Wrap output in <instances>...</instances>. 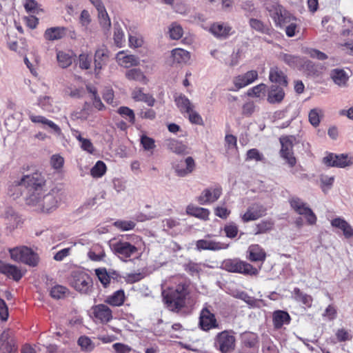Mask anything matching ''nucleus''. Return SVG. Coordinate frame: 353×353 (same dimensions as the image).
Here are the masks:
<instances>
[{
    "mask_svg": "<svg viewBox=\"0 0 353 353\" xmlns=\"http://www.w3.org/2000/svg\"><path fill=\"white\" fill-rule=\"evenodd\" d=\"M265 8L270 12L276 26L282 27L288 24L285 28V34L289 37L295 35L297 24L294 22L296 18L292 16L277 2L265 3Z\"/></svg>",
    "mask_w": 353,
    "mask_h": 353,
    "instance_id": "obj_2",
    "label": "nucleus"
},
{
    "mask_svg": "<svg viewBox=\"0 0 353 353\" xmlns=\"http://www.w3.org/2000/svg\"><path fill=\"white\" fill-rule=\"evenodd\" d=\"M210 31L216 38L225 39L232 34V28L224 23H214L211 26Z\"/></svg>",
    "mask_w": 353,
    "mask_h": 353,
    "instance_id": "obj_23",
    "label": "nucleus"
},
{
    "mask_svg": "<svg viewBox=\"0 0 353 353\" xmlns=\"http://www.w3.org/2000/svg\"><path fill=\"white\" fill-rule=\"evenodd\" d=\"M44 185V177L41 174L35 172L14 181L10 186L9 192L11 195L18 197L22 194V190H25L27 205L40 212L50 213L57 208L63 192L57 188L46 192Z\"/></svg>",
    "mask_w": 353,
    "mask_h": 353,
    "instance_id": "obj_1",
    "label": "nucleus"
},
{
    "mask_svg": "<svg viewBox=\"0 0 353 353\" xmlns=\"http://www.w3.org/2000/svg\"><path fill=\"white\" fill-rule=\"evenodd\" d=\"M222 194V188L220 186L210 188L204 190L199 197L201 204L212 203L217 201Z\"/></svg>",
    "mask_w": 353,
    "mask_h": 353,
    "instance_id": "obj_18",
    "label": "nucleus"
},
{
    "mask_svg": "<svg viewBox=\"0 0 353 353\" xmlns=\"http://www.w3.org/2000/svg\"><path fill=\"white\" fill-rule=\"evenodd\" d=\"M106 172V165L101 161H98L90 170V174L94 178L101 177Z\"/></svg>",
    "mask_w": 353,
    "mask_h": 353,
    "instance_id": "obj_52",
    "label": "nucleus"
},
{
    "mask_svg": "<svg viewBox=\"0 0 353 353\" xmlns=\"http://www.w3.org/2000/svg\"><path fill=\"white\" fill-rule=\"evenodd\" d=\"M11 259L16 262H21L32 267L38 265L39 257L31 248L19 246L9 249Z\"/></svg>",
    "mask_w": 353,
    "mask_h": 353,
    "instance_id": "obj_4",
    "label": "nucleus"
},
{
    "mask_svg": "<svg viewBox=\"0 0 353 353\" xmlns=\"http://www.w3.org/2000/svg\"><path fill=\"white\" fill-rule=\"evenodd\" d=\"M113 39L117 47L122 48L124 46L125 41L124 32L118 23L114 24Z\"/></svg>",
    "mask_w": 353,
    "mask_h": 353,
    "instance_id": "obj_43",
    "label": "nucleus"
},
{
    "mask_svg": "<svg viewBox=\"0 0 353 353\" xmlns=\"http://www.w3.org/2000/svg\"><path fill=\"white\" fill-rule=\"evenodd\" d=\"M249 24L253 30L262 34L271 35L273 32V29L272 28L256 19H250Z\"/></svg>",
    "mask_w": 353,
    "mask_h": 353,
    "instance_id": "obj_37",
    "label": "nucleus"
},
{
    "mask_svg": "<svg viewBox=\"0 0 353 353\" xmlns=\"http://www.w3.org/2000/svg\"><path fill=\"white\" fill-rule=\"evenodd\" d=\"M272 318L274 326L276 329L281 328L285 324H289L291 319L289 314L283 310L274 312Z\"/></svg>",
    "mask_w": 353,
    "mask_h": 353,
    "instance_id": "obj_34",
    "label": "nucleus"
},
{
    "mask_svg": "<svg viewBox=\"0 0 353 353\" xmlns=\"http://www.w3.org/2000/svg\"><path fill=\"white\" fill-rule=\"evenodd\" d=\"M6 224L13 230L18 226L21 222L19 215L12 209H8L6 212Z\"/></svg>",
    "mask_w": 353,
    "mask_h": 353,
    "instance_id": "obj_44",
    "label": "nucleus"
},
{
    "mask_svg": "<svg viewBox=\"0 0 353 353\" xmlns=\"http://www.w3.org/2000/svg\"><path fill=\"white\" fill-rule=\"evenodd\" d=\"M196 246L199 250L218 251L227 249L229 247V244L212 239L208 236L204 239L198 240L196 243Z\"/></svg>",
    "mask_w": 353,
    "mask_h": 353,
    "instance_id": "obj_16",
    "label": "nucleus"
},
{
    "mask_svg": "<svg viewBox=\"0 0 353 353\" xmlns=\"http://www.w3.org/2000/svg\"><path fill=\"white\" fill-rule=\"evenodd\" d=\"M269 79L271 82L278 84V86L286 87L288 85L287 76L277 66H273L270 68Z\"/></svg>",
    "mask_w": 353,
    "mask_h": 353,
    "instance_id": "obj_24",
    "label": "nucleus"
},
{
    "mask_svg": "<svg viewBox=\"0 0 353 353\" xmlns=\"http://www.w3.org/2000/svg\"><path fill=\"white\" fill-rule=\"evenodd\" d=\"M115 59L121 67L129 68L140 64V59L134 54L128 53L127 50H121L116 54Z\"/></svg>",
    "mask_w": 353,
    "mask_h": 353,
    "instance_id": "obj_13",
    "label": "nucleus"
},
{
    "mask_svg": "<svg viewBox=\"0 0 353 353\" xmlns=\"http://www.w3.org/2000/svg\"><path fill=\"white\" fill-rule=\"evenodd\" d=\"M292 296L293 299L298 301L302 303L306 307H311L313 299L310 295L303 293L299 288H295L292 292Z\"/></svg>",
    "mask_w": 353,
    "mask_h": 353,
    "instance_id": "obj_40",
    "label": "nucleus"
},
{
    "mask_svg": "<svg viewBox=\"0 0 353 353\" xmlns=\"http://www.w3.org/2000/svg\"><path fill=\"white\" fill-rule=\"evenodd\" d=\"M266 208L259 203L251 204L243 214H240L242 222L256 221L266 214Z\"/></svg>",
    "mask_w": 353,
    "mask_h": 353,
    "instance_id": "obj_11",
    "label": "nucleus"
},
{
    "mask_svg": "<svg viewBox=\"0 0 353 353\" xmlns=\"http://www.w3.org/2000/svg\"><path fill=\"white\" fill-rule=\"evenodd\" d=\"M274 222L271 219L263 220L255 225L254 234L258 235L269 232L272 230Z\"/></svg>",
    "mask_w": 353,
    "mask_h": 353,
    "instance_id": "obj_45",
    "label": "nucleus"
},
{
    "mask_svg": "<svg viewBox=\"0 0 353 353\" xmlns=\"http://www.w3.org/2000/svg\"><path fill=\"white\" fill-rule=\"evenodd\" d=\"M186 212L190 215L203 220H208L210 215L209 210L194 205H188L186 208Z\"/></svg>",
    "mask_w": 353,
    "mask_h": 353,
    "instance_id": "obj_38",
    "label": "nucleus"
},
{
    "mask_svg": "<svg viewBox=\"0 0 353 353\" xmlns=\"http://www.w3.org/2000/svg\"><path fill=\"white\" fill-rule=\"evenodd\" d=\"M132 97L137 101H143L148 106H153L155 102V99L152 95L145 94L143 92V89L141 88H135L132 92Z\"/></svg>",
    "mask_w": 353,
    "mask_h": 353,
    "instance_id": "obj_33",
    "label": "nucleus"
},
{
    "mask_svg": "<svg viewBox=\"0 0 353 353\" xmlns=\"http://www.w3.org/2000/svg\"><path fill=\"white\" fill-rule=\"evenodd\" d=\"M70 285L81 294H88L92 288V280L88 274L83 271H74L71 274Z\"/></svg>",
    "mask_w": 353,
    "mask_h": 353,
    "instance_id": "obj_5",
    "label": "nucleus"
},
{
    "mask_svg": "<svg viewBox=\"0 0 353 353\" xmlns=\"http://www.w3.org/2000/svg\"><path fill=\"white\" fill-rule=\"evenodd\" d=\"M322 316L326 318L328 321H333L336 318L337 316L336 309L332 305H329L325 308Z\"/></svg>",
    "mask_w": 353,
    "mask_h": 353,
    "instance_id": "obj_63",
    "label": "nucleus"
},
{
    "mask_svg": "<svg viewBox=\"0 0 353 353\" xmlns=\"http://www.w3.org/2000/svg\"><path fill=\"white\" fill-rule=\"evenodd\" d=\"M68 291L65 287L57 285L51 288L50 293L52 298L59 299L64 298Z\"/></svg>",
    "mask_w": 353,
    "mask_h": 353,
    "instance_id": "obj_54",
    "label": "nucleus"
},
{
    "mask_svg": "<svg viewBox=\"0 0 353 353\" xmlns=\"http://www.w3.org/2000/svg\"><path fill=\"white\" fill-rule=\"evenodd\" d=\"M140 143L143 146L144 150L149 152L151 154L156 148L155 141L154 139L148 137L145 134H142L140 137Z\"/></svg>",
    "mask_w": 353,
    "mask_h": 353,
    "instance_id": "obj_48",
    "label": "nucleus"
},
{
    "mask_svg": "<svg viewBox=\"0 0 353 353\" xmlns=\"http://www.w3.org/2000/svg\"><path fill=\"white\" fill-rule=\"evenodd\" d=\"M57 58L59 65L63 68H68L72 63V57L68 54L62 51L57 52Z\"/></svg>",
    "mask_w": 353,
    "mask_h": 353,
    "instance_id": "obj_53",
    "label": "nucleus"
},
{
    "mask_svg": "<svg viewBox=\"0 0 353 353\" xmlns=\"http://www.w3.org/2000/svg\"><path fill=\"white\" fill-rule=\"evenodd\" d=\"M162 296L167 307L172 311L178 312L186 304L188 296V285L181 283L178 285L174 290H163Z\"/></svg>",
    "mask_w": 353,
    "mask_h": 353,
    "instance_id": "obj_3",
    "label": "nucleus"
},
{
    "mask_svg": "<svg viewBox=\"0 0 353 353\" xmlns=\"http://www.w3.org/2000/svg\"><path fill=\"white\" fill-rule=\"evenodd\" d=\"M95 274L101 283L104 287L108 286L111 279H115L118 276V274L115 271L108 272L105 268L96 269Z\"/></svg>",
    "mask_w": 353,
    "mask_h": 353,
    "instance_id": "obj_32",
    "label": "nucleus"
},
{
    "mask_svg": "<svg viewBox=\"0 0 353 353\" xmlns=\"http://www.w3.org/2000/svg\"><path fill=\"white\" fill-rule=\"evenodd\" d=\"M110 248L115 254L123 260L132 256L138 251L136 245L124 241H118L112 243Z\"/></svg>",
    "mask_w": 353,
    "mask_h": 353,
    "instance_id": "obj_10",
    "label": "nucleus"
},
{
    "mask_svg": "<svg viewBox=\"0 0 353 353\" xmlns=\"http://www.w3.org/2000/svg\"><path fill=\"white\" fill-rule=\"evenodd\" d=\"M258 79L256 70H250L245 74L238 75L233 79V83L236 90L244 88Z\"/></svg>",
    "mask_w": 353,
    "mask_h": 353,
    "instance_id": "obj_20",
    "label": "nucleus"
},
{
    "mask_svg": "<svg viewBox=\"0 0 353 353\" xmlns=\"http://www.w3.org/2000/svg\"><path fill=\"white\" fill-rule=\"evenodd\" d=\"M170 37L172 39H179L183 35V28L176 23H172L169 29Z\"/></svg>",
    "mask_w": 353,
    "mask_h": 353,
    "instance_id": "obj_60",
    "label": "nucleus"
},
{
    "mask_svg": "<svg viewBox=\"0 0 353 353\" xmlns=\"http://www.w3.org/2000/svg\"><path fill=\"white\" fill-rule=\"evenodd\" d=\"M222 267L230 272H236L243 274L256 275L259 270L251 264L238 259H228L223 262Z\"/></svg>",
    "mask_w": 353,
    "mask_h": 353,
    "instance_id": "obj_7",
    "label": "nucleus"
},
{
    "mask_svg": "<svg viewBox=\"0 0 353 353\" xmlns=\"http://www.w3.org/2000/svg\"><path fill=\"white\" fill-rule=\"evenodd\" d=\"M124 300L125 293L123 290H119L108 296L105 299V303L112 306H120L123 303Z\"/></svg>",
    "mask_w": 353,
    "mask_h": 353,
    "instance_id": "obj_41",
    "label": "nucleus"
},
{
    "mask_svg": "<svg viewBox=\"0 0 353 353\" xmlns=\"http://www.w3.org/2000/svg\"><path fill=\"white\" fill-rule=\"evenodd\" d=\"M30 119L34 123H39L43 124L45 127H48L51 130V132L57 136L61 134V128L55 124L53 121L45 118L40 115H30Z\"/></svg>",
    "mask_w": 353,
    "mask_h": 353,
    "instance_id": "obj_27",
    "label": "nucleus"
},
{
    "mask_svg": "<svg viewBox=\"0 0 353 353\" xmlns=\"http://www.w3.org/2000/svg\"><path fill=\"white\" fill-rule=\"evenodd\" d=\"M0 272L18 281L23 275L21 270L16 265L0 261Z\"/></svg>",
    "mask_w": 353,
    "mask_h": 353,
    "instance_id": "obj_21",
    "label": "nucleus"
},
{
    "mask_svg": "<svg viewBox=\"0 0 353 353\" xmlns=\"http://www.w3.org/2000/svg\"><path fill=\"white\" fill-rule=\"evenodd\" d=\"M196 164L192 157H188L184 161L173 164V168L176 174L180 177H184L191 174L195 169Z\"/></svg>",
    "mask_w": 353,
    "mask_h": 353,
    "instance_id": "obj_14",
    "label": "nucleus"
},
{
    "mask_svg": "<svg viewBox=\"0 0 353 353\" xmlns=\"http://www.w3.org/2000/svg\"><path fill=\"white\" fill-rule=\"evenodd\" d=\"M91 61V58L88 54H81L79 57V67L85 70L90 68Z\"/></svg>",
    "mask_w": 353,
    "mask_h": 353,
    "instance_id": "obj_64",
    "label": "nucleus"
},
{
    "mask_svg": "<svg viewBox=\"0 0 353 353\" xmlns=\"http://www.w3.org/2000/svg\"><path fill=\"white\" fill-rule=\"evenodd\" d=\"M165 145L168 150H170L171 152L176 154H185L187 153L186 145L176 139H166L165 141Z\"/></svg>",
    "mask_w": 353,
    "mask_h": 353,
    "instance_id": "obj_31",
    "label": "nucleus"
},
{
    "mask_svg": "<svg viewBox=\"0 0 353 353\" xmlns=\"http://www.w3.org/2000/svg\"><path fill=\"white\" fill-rule=\"evenodd\" d=\"M171 59L173 64H185L190 60V54L182 48H175L171 51Z\"/></svg>",
    "mask_w": 353,
    "mask_h": 353,
    "instance_id": "obj_29",
    "label": "nucleus"
},
{
    "mask_svg": "<svg viewBox=\"0 0 353 353\" xmlns=\"http://www.w3.org/2000/svg\"><path fill=\"white\" fill-rule=\"evenodd\" d=\"M329 76L334 83L340 88H345L347 86L350 77L346 70L338 68L331 70Z\"/></svg>",
    "mask_w": 353,
    "mask_h": 353,
    "instance_id": "obj_19",
    "label": "nucleus"
},
{
    "mask_svg": "<svg viewBox=\"0 0 353 353\" xmlns=\"http://www.w3.org/2000/svg\"><path fill=\"white\" fill-rule=\"evenodd\" d=\"M303 52L309 55L311 58L323 61L327 59V56L323 52L314 48H305Z\"/></svg>",
    "mask_w": 353,
    "mask_h": 353,
    "instance_id": "obj_57",
    "label": "nucleus"
},
{
    "mask_svg": "<svg viewBox=\"0 0 353 353\" xmlns=\"http://www.w3.org/2000/svg\"><path fill=\"white\" fill-rule=\"evenodd\" d=\"M64 163V159L59 154H53L50 159V164L55 170L62 168Z\"/></svg>",
    "mask_w": 353,
    "mask_h": 353,
    "instance_id": "obj_62",
    "label": "nucleus"
},
{
    "mask_svg": "<svg viewBox=\"0 0 353 353\" xmlns=\"http://www.w3.org/2000/svg\"><path fill=\"white\" fill-rule=\"evenodd\" d=\"M285 97V92L282 87L272 85L268 92L267 100L270 103H279Z\"/></svg>",
    "mask_w": 353,
    "mask_h": 353,
    "instance_id": "obj_28",
    "label": "nucleus"
},
{
    "mask_svg": "<svg viewBox=\"0 0 353 353\" xmlns=\"http://www.w3.org/2000/svg\"><path fill=\"white\" fill-rule=\"evenodd\" d=\"M236 338L232 330H224L218 333L214 339V345L221 353H229L235 348Z\"/></svg>",
    "mask_w": 353,
    "mask_h": 353,
    "instance_id": "obj_6",
    "label": "nucleus"
},
{
    "mask_svg": "<svg viewBox=\"0 0 353 353\" xmlns=\"http://www.w3.org/2000/svg\"><path fill=\"white\" fill-rule=\"evenodd\" d=\"M98 18L101 26L104 30H109L111 26V22L105 8L98 11Z\"/></svg>",
    "mask_w": 353,
    "mask_h": 353,
    "instance_id": "obj_51",
    "label": "nucleus"
},
{
    "mask_svg": "<svg viewBox=\"0 0 353 353\" xmlns=\"http://www.w3.org/2000/svg\"><path fill=\"white\" fill-rule=\"evenodd\" d=\"M66 33V29L63 27H53L48 28L44 33V37L49 41L61 39Z\"/></svg>",
    "mask_w": 353,
    "mask_h": 353,
    "instance_id": "obj_36",
    "label": "nucleus"
},
{
    "mask_svg": "<svg viewBox=\"0 0 353 353\" xmlns=\"http://www.w3.org/2000/svg\"><path fill=\"white\" fill-rule=\"evenodd\" d=\"M279 58L291 68H296L301 64V57L296 55L281 53Z\"/></svg>",
    "mask_w": 353,
    "mask_h": 353,
    "instance_id": "obj_42",
    "label": "nucleus"
},
{
    "mask_svg": "<svg viewBox=\"0 0 353 353\" xmlns=\"http://www.w3.org/2000/svg\"><path fill=\"white\" fill-rule=\"evenodd\" d=\"M1 353H16L17 347L10 330L3 331L0 337Z\"/></svg>",
    "mask_w": 353,
    "mask_h": 353,
    "instance_id": "obj_17",
    "label": "nucleus"
},
{
    "mask_svg": "<svg viewBox=\"0 0 353 353\" xmlns=\"http://www.w3.org/2000/svg\"><path fill=\"white\" fill-rule=\"evenodd\" d=\"M175 102L177 107L183 110H192L194 106L190 103V100L183 94L175 97Z\"/></svg>",
    "mask_w": 353,
    "mask_h": 353,
    "instance_id": "obj_49",
    "label": "nucleus"
},
{
    "mask_svg": "<svg viewBox=\"0 0 353 353\" xmlns=\"http://www.w3.org/2000/svg\"><path fill=\"white\" fill-rule=\"evenodd\" d=\"M296 141L294 136H283L280 137L279 141L281 145L280 150L281 156L284 159L290 167L295 165L296 158L294 156L293 145Z\"/></svg>",
    "mask_w": 353,
    "mask_h": 353,
    "instance_id": "obj_8",
    "label": "nucleus"
},
{
    "mask_svg": "<svg viewBox=\"0 0 353 353\" xmlns=\"http://www.w3.org/2000/svg\"><path fill=\"white\" fill-rule=\"evenodd\" d=\"M290 203L296 212L305 216L308 224L314 225L316 223V215L303 201L298 197H293L290 200Z\"/></svg>",
    "mask_w": 353,
    "mask_h": 353,
    "instance_id": "obj_9",
    "label": "nucleus"
},
{
    "mask_svg": "<svg viewBox=\"0 0 353 353\" xmlns=\"http://www.w3.org/2000/svg\"><path fill=\"white\" fill-rule=\"evenodd\" d=\"M223 230L228 238L233 239L236 236L239 228L235 223L230 222L225 225Z\"/></svg>",
    "mask_w": 353,
    "mask_h": 353,
    "instance_id": "obj_58",
    "label": "nucleus"
},
{
    "mask_svg": "<svg viewBox=\"0 0 353 353\" xmlns=\"http://www.w3.org/2000/svg\"><path fill=\"white\" fill-rule=\"evenodd\" d=\"M125 76L130 81H136L147 85L149 79L139 68H132L125 72Z\"/></svg>",
    "mask_w": 353,
    "mask_h": 353,
    "instance_id": "obj_30",
    "label": "nucleus"
},
{
    "mask_svg": "<svg viewBox=\"0 0 353 353\" xmlns=\"http://www.w3.org/2000/svg\"><path fill=\"white\" fill-rule=\"evenodd\" d=\"M24 8L28 12L37 14L39 11V6L35 0H26Z\"/></svg>",
    "mask_w": 353,
    "mask_h": 353,
    "instance_id": "obj_61",
    "label": "nucleus"
},
{
    "mask_svg": "<svg viewBox=\"0 0 353 353\" xmlns=\"http://www.w3.org/2000/svg\"><path fill=\"white\" fill-rule=\"evenodd\" d=\"M88 258L95 262L103 261L105 257V253L100 245H93L88 252Z\"/></svg>",
    "mask_w": 353,
    "mask_h": 353,
    "instance_id": "obj_39",
    "label": "nucleus"
},
{
    "mask_svg": "<svg viewBox=\"0 0 353 353\" xmlns=\"http://www.w3.org/2000/svg\"><path fill=\"white\" fill-rule=\"evenodd\" d=\"M335 336L339 343L352 341L353 338L351 330L345 327L338 329Z\"/></svg>",
    "mask_w": 353,
    "mask_h": 353,
    "instance_id": "obj_50",
    "label": "nucleus"
},
{
    "mask_svg": "<svg viewBox=\"0 0 353 353\" xmlns=\"http://www.w3.org/2000/svg\"><path fill=\"white\" fill-rule=\"evenodd\" d=\"M323 163L327 166L345 168L353 164V157L344 154H330L323 158Z\"/></svg>",
    "mask_w": 353,
    "mask_h": 353,
    "instance_id": "obj_12",
    "label": "nucleus"
},
{
    "mask_svg": "<svg viewBox=\"0 0 353 353\" xmlns=\"http://www.w3.org/2000/svg\"><path fill=\"white\" fill-rule=\"evenodd\" d=\"M109 51L105 46L99 47L94 54L95 71L100 70L107 63Z\"/></svg>",
    "mask_w": 353,
    "mask_h": 353,
    "instance_id": "obj_25",
    "label": "nucleus"
},
{
    "mask_svg": "<svg viewBox=\"0 0 353 353\" xmlns=\"http://www.w3.org/2000/svg\"><path fill=\"white\" fill-rule=\"evenodd\" d=\"M243 345L249 348H255L258 345V337L256 334L244 333L241 336Z\"/></svg>",
    "mask_w": 353,
    "mask_h": 353,
    "instance_id": "obj_46",
    "label": "nucleus"
},
{
    "mask_svg": "<svg viewBox=\"0 0 353 353\" xmlns=\"http://www.w3.org/2000/svg\"><path fill=\"white\" fill-rule=\"evenodd\" d=\"M331 225L342 230L345 238L348 239L353 236V230L351 225L344 219L336 218L331 221Z\"/></svg>",
    "mask_w": 353,
    "mask_h": 353,
    "instance_id": "obj_35",
    "label": "nucleus"
},
{
    "mask_svg": "<svg viewBox=\"0 0 353 353\" xmlns=\"http://www.w3.org/2000/svg\"><path fill=\"white\" fill-rule=\"evenodd\" d=\"M248 258L253 262H263L266 258L265 250L258 244H252L248 249Z\"/></svg>",
    "mask_w": 353,
    "mask_h": 353,
    "instance_id": "obj_26",
    "label": "nucleus"
},
{
    "mask_svg": "<svg viewBox=\"0 0 353 353\" xmlns=\"http://www.w3.org/2000/svg\"><path fill=\"white\" fill-rule=\"evenodd\" d=\"M199 325L204 331H208L219 326L214 314L207 307H204L201 312Z\"/></svg>",
    "mask_w": 353,
    "mask_h": 353,
    "instance_id": "obj_15",
    "label": "nucleus"
},
{
    "mask_svg": "<svg viewBox=\"0 0 353 353\" xmlns=\"http://www.w3.org/2000/svg\"><path fill=\"white\" fill-rule=\"evenodd\" d=\"M128 42L130 48H138L143 46V39L141 35L138 34H129Z\"/></svg>",
    "mask_w": 353,
    "mask_h": 353,
    "instance_id": "obj_56",
    "label": "nucleus"
},
{
    "mask_svg": "<svg viewBox=\"0 0 353 353\" xmlns=\"http://www.w3.org/2000/svg\"><path fill=\"white\" fill-rule=\"evenodd\" d=\"M78 345L80 346L82 351L86 352H92L94 347L95 344L90 338L86 336H81L77 341Z\"/></svg>",
    "mask_w": 353,
    "mask_h": 353,
    "instance_id": "obj_47",
    "label": "nucleus"
},
{
    "mask_svg": "<svg viewBox=\"0 0 353 353\" xmlns=\"http://www.w3.org/2000/svg\"><path fill=\"white\" fill-rule=\"evenodd\" d=\"M266 90V85L264 83L259 84L248 90V95L255 97H261L264 95Z\"/></svg>",
    "mask_w": 353,
    "mask_h": 353,
    "instance_id": "obj_59",
    "label": "nucleus"
},
{
    "mask_svg": "<svg viewBox=\"0 0 353 353\" xmlns=\"http://www.w3.org/2000/svg\"><path fill=\"white\" fill-rule=\"evenodd\" d=\"M94 317L101 323H108L112 318V310L105 304H99L92 307Z\"/></svg>",
    "mask_w": 353,
    "mask_h": 353,
    "instance_id": "obj_22",
    "label": "nucleus"
},
{
    "mask_svg": "<svg viewBox=\"0 0 353 353\" xmlns=\"http://www.w3.org/2000/svg\"><path fill=\"white\" fill-rule=\"evenodd\" d=\"M114 225L122 231H128L134 229L136 223L133 221L119 220L114 223Z\"/></svg>",
    "mask_w": 353,
    "mask_h": 353,
    "instance_id": "obj_55",
    "label": "nucleus"
}]
</instances>
